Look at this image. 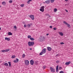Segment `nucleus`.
I'll return each instance as SVG.
<instances>
[{
    "instance_id": "nucleus-1",
    "label": "nucleus",
    "mask_w": 73,
    "mask_h": 73,
    "mask_svg": "<svg viewBox=\"0 0 73 73\" xmlns=\"http://www.w3.org/2000/svg\"><path fill=\"white\" fill-rule=\"evenodd\" d=\"M46 49L44 48L43 49L42 51V52L40 53L39 55L40 56L41 55H42L43 54H44L46 53Z\"/></svg>"
},
{
    "instance_id": "nucleus-2",
    "label": "nucleus",
    "mask_w": 73,
    "mask_h": 73,
    "mask_svg": "<svg viewBox=\"0 0 73 73\" xmlns=\"http://www.w3.org/2000/svg\"><path fill=\"white\" fill-rule=\"evenodd\" d=\"M34 42H31L30 41H29L28 42V44L29 45V46H33V45H34Z\"/></svg>"
},
{
    "instance_id": "nucleus-3",
    "label": "nucleus",
    "mask_w": 73,
    "mask_h": 73,
    "mask_svg": "<svg viewBox=\"0 0 73 73\" xmlns=\"http://www.w3.org/2000/svg\"><path fill=\"white\" fill-rule=\"evenodd\" d=\"M44 8H45V6H44L41 7L40 9V11L42 12H44Z\"/></svg>"
},
{
    "instance_id": "nucleus-4",
    "label": "nucleus",
    "mask_w": 73,
    "mask_h": 73,
    "mask_svg": "<svg viewBox=\"0 0 73 73\" xmlns=\"http://www.w3.org/2000/svg\"><path fill=\"white\" fill-rule=\"evenodd\" d=\"M25 63L26 65L28 66V65H29V62L28 60H25Z\"/></svg>"
},
{
    "instance_id": "nucleus-5",
    "label": "nucleus",
    "mask_w": 73,
    "mask_h": 73,
    "mask_svg": "<svg viewBox=\"0 0 73 73\" xmlns=\"http://www.w3.org/2000/svg\"><path fill=\"white\" fill-rule=\"evenodd\" d=\"M63 23H64V24H66V25H67L68 28H70V25H69V24H68V23H66V22L65 21H64L63 22Z\"/></svg>"
},
{
    "instance_id": "nucleus-6",
    "label": "nucleus",
    "mask_w": 73,
    "mask_h": 73,
    "mask_svg": "<svg viewBox=\"0 0 73 73\" xmlns=\"http://www.w3.org/2000/svg\"><path fill=\"white\" fill-rule=\"evenodd\" d=\"M10 50L9 49H6L5 50H2L1 51V52H9V51Z\"/></svg>"
},
{
    "instance_id": "nucleus-7",
    "label": "nucleus",
    "mask_w": 73,
    "mask_h": 73,
    "mask_svg": "<svg viewBox=\"0 0 73 73\" xmlns=\"http://www.w3.org/2000/svg\"><path fill=\"white\" fill-rule=\"evenodd\" d=\"M50 69L51 72H55V69H54V68H52V67H50Z\"/></svg>"
},
{
    "instance_id": "nucleus-8",
    "label": "nucleus",
    "mask_w": 73,
    "mask_h": 73,
    "mask_svg": "<svg viewBox=\"0 0 73 73\" xmlns=\"http://www.w3.org/2000/svg\"><path fill=\"white\" fill-rule=\"evenodd\" d=\"M29 17L31 19L33 20L35 19V18L34 17V16L33 15H30L29 16Z\"/></svg>"
},
{
    "instance_id": "nucleus-9",
    "label": "nucleus",
    "mask_w": 73,
    "mask_h": 73,
    "mask_svg": "<svg viewBox=\"0 0 73 73\" xmlns=\"http://www.w3.org/2000/svg\"><path fill=\"white\" fill-rule=\"evenodd\" d=\"M30 64L32 65H33L34 64V61L32 60H30Z\"/></svg>"
},
{
    "instance_id": "nucleus-10",
    "label": "nucleus",
    "mask_w": 73,
    "mask_h": 73,
    "mask_svg": "<svg viewBox=\"0 0 73 73\" xmlns=\"http://www.w3.org/2000/svg\"><path fill=\"white\" fill-rule=\"evenodd\" d=\"M44 39H45V37H44V36H42L40 38V40L43 41Z\"/></svg>"
},
{
    "instance_id": "nucleus-11",
    "label": "nucleus",
    "mask_w": 73,
    "mask_h": 73,
    "mask_svg": "<svg viewBox=\"0 0 73 73\" xmlns=\"http://www.w3.org/2000/svg\"><path fill=\"white\" fill-rule=\"evenodd\" d=\"M19 62V59L18 58H16V60H15L14 61V62H15V63H17Z\"/></svg>"
},
{
    "instance_id": "nucleus-12",
    "label": "nucleus",
    "mask_w": 73,
    "mask_h": 73,
    "mask_svg": "<svg viewBox=\"0 0 73 73\" xmlns=\"http://www.w3.org/2000/svg\"><path fill=\"white\" fill-rule=\"evenodd\" d=\"M47 50L48 51H50L52 50V48L49 47H47Z\"/></svg>"
},
{
    "instance_id": "nucleus-13",
    "label": "nucleus",
    "mask_w": 73,
    "mask_h": 73,
    "mask_svg": "<svg viewBox=\"0 0 73 73\" xmlns=\"http://www.w3.org/2000/svg\"><path fill=\"white\" fill-rule=\"evenodd\" d=\"M56 71L57 73H58V66H57L56 67Z\"/></svg>"
},
{
    "instance_id": "nucleus-14",
    "label": "nucleus",
    "mask_w": 73,
    "mask_h": 73,
    "mask_svg": "<svg viewBox=\"0 0 73 73\" xmlns=\"http://www.w3.org/2000/svg\"><path fill=\"white\" fill-rule=\"evenodd\" d=\"M5 66H8V64L7 63H5L3 64Z\"/></svg>"
},
{
    "instance_id": "nucleus-15",
    "label": "nucleus",
    "mask_w": 73,
    "mask_h": 73,
    "mask_svg": "<svg viewBox=\"0 0 73 73\" xmlns=\"http://www.w3.org/2000/svg\"><path fill=\"white\" fill-rule=\"evenodd\" d=\"M70 64V62L69 61L68 62H66L65 63V64L66 65H69V64Z\"/></svg>"
},
{
    "instance_id": "nucleus-16",
    "label": "nucleus",
    "mask_w": 73,
    "mask_h": 73,
    "mask_svg": "<svg viewBox=\"0 0 73 73\" xmlns=\"http://www.w3.org/2000/svg\"><path fill=\"white\" fill-rule=\"evenodd\" d=\"M31 25L30 24H28L27 25V26L28 28H31V26L32 25V24H31Z\"/></svg>"
},
{
    "instance_id": "nucleus-17",
    "label": "nucleus",
    "mask_w": 73,
    "mask_h": 73,
    "mask_svg": "<svg viewBox=\"0 0 73 73\" xmlns=\"http://www.w3.org/2000/svg\"><path fill=\"white\" fill-rule=\"evenodd\" d=\"M5 40H7V41H9L10 40V38L6 37L5 38Z\"/></svg>"
},
{
    "instance_id": "nucleus-18",
    "label": "nucleus",
    "mask_w": 73,
    "mask_h": 73,
    "mask_svg": "<svg viewBox=\"0 0 73 73\" xmlns=\"http://www.w3.org/2000/svg\"><path fill=\"white\" fill-rule=\"evenodd\" d=\"M8 64H9V67H11V62H8Z\"/></svg>"
},
{
    "instance_id": "nucleus-19",
    "label": "nucleus",
    "mask_w": 73,
    "mask_h": 73,
    "mask_svg": "<svg viewBox=\"0 0 73 73\" xmlns=\"http://www.w3.org/2000/svg\"><path fill=\"white\" fill-rule=\"evenodd\" d=\"M45 2L46 4H49V3H50V2L49 1V0H48L45 1Z\"/></svg>"
},
{
    "instance_id": "nucleus-20",
    "label": "nucleus",
    "mask_w": 73,
    "mask_h": 73,
    "mask_svg": "<svg viewBox=\"0 0 73 73\" xmlns=\"http://www.w3.org/2000/svg\"><path fill=\"white\" fill-rule=\"evenodd\" d=\"M59 35L62 36L64 35V34H63V33L62 32L59 33Z\"/></svg>"
},
{
    "instance_id": "nucleus-21",
    "label": "nucleus",
    "mask_w": 73,
    "mask_h": 73,
    "mask_svg": "<svg viewBox=\"0 0 73 73\" xmlns=\"http://www.w3.org/2000/svg\"><path fill=\"white\" fill-rule=\"evenodd\" d=\"M25 54H23L22 55V58H25Z\"/></svg>"
},
{
    "instance_id": "nucleus-22",
    "label": "nucleus",
    "mask_w": 73,
    "mask_h": 73,
    "mask_svg": "<svg viewBox=\"0 0 73 73\" xmlns=\"http://www.w3.org/2000/svg\"><path fill=\"white\" fill-rule=\"evenodd\" d=\"M30 40H31V41H34V40H35V39L33 38H30Z\"/></svg>"
},
{
    "instance_id": "nucleus-23",
    "label": "nucleus",
    "mask_w": 73,
    "mask_h": 73,
    "mask_svg": "<svg viewBox=\"0 0 73 73\" xmlns=\"http://www.w3.org/2000/svg\"><path fill=\"white\" fill-rule=\"evenodd\" d=\"M15 57H16V56H15L12 55L11 58H15Z\"/></svg>"
},
{
    "instance_id": "nucleus-24",
    "label": "nucleus",
    "mask_w": 73,
    "mask_h": 73,
    "mask_svg": "<svg viewBox=\"0 0 73 73\" xmlns=\"http://www.w3.org/2000/svg\"><path fill=\"white\" fill-rule=\"evenodd\" d=\"M8 35H12V33H11V32H9L8 33Z\"/></svg>"
},
{
    "instance_id": "nucleus-25",
    "label": "nucleus",
    "mask_w": 73,
    "mask_h": 73,
    "mask_svg": "<svg viewBox=\"0 0 73 73\" xmlns=\"http://www.w3.org/2000/svg\"><path fill=\"white\" fill-rule=\"evenodd\" d=\"M54 12H56V11H57V9L56 8L54 9Z\"/></svg>"
},
{
    "instance_id": "nucleus-26",
    "label": "nucleus",
    "mask_w": 73,
    "mask_h": 73,
    "mask_svg": "<svg viewBox=\"0 0 73 73\" xmlns=\"http://www.w3.org/2000/svg\"><path fill=\"white\" fill-rule=\"evenodd\" d=\"M20 6L21 7H24V4H22L20 5Z\"/></svg>"
},
{
    "instance_id": "nucleus-27",
    "label": "nucleus",
    "mask_w": 73,
    "mask_h": 73,
    "mask_svg": "<svg viewBox=\"0 0 73 73\" xmlns=\"http://www.w3.org/2000/svg\"><path fill=\"white\" fill-rule=\"evenodd\" d=\"M27 37H28V38H31V36L28 35L27 36Z\"/></svg>"
},
{
    "instance_id": "nucleus-28",
    "label": "nucleus",
    "mask_w": 73,
    "mask_h": 73,
    "mask_svg": "<svg viewBox=\"0 0 73 73\" xmlns=\"http://www.w3.org/2000/svg\"><path fill=\"white\" fill-rule=\"evenodd\" d=\"M2 4L3 5H5V2H3L2 3Z\"/></svg>"
},
{
    "instance_id": "nucleus-29",
    "label": "nucleus",
    "mask_w": 73,
    "mask_h": 73,
    "mask_svg": "<svg viewBox=\"0 0 73 73\" xmlns=\"http://www.w3.org/2000/svg\"><path fill=\"white\" fill-rule=\"evenodd\" d=\"M13 1H12V0H10V1H9V2L10 3H12Z\"/></svg>"
},
{
    "instance_id": "nucleus-30",
    "label": "nucleus",
    "mask_w": 73,
    "mask_h": 73,
    "mask_svg": "<svg viewBox=\"0 0 73 73\" xmlns=\"http://www.w3.org/2000/svg\"><path fill=\"white\" fill-rule=\"evenodd\" d=\"M54 0H51V3H53V2H54Z\"/></svg>"
},
{
    "instance_id": "nucleus-31",
    "label": "nucleus",
    "mask_w": 73,
    "mask_h": 73,
    "mask_svg": "<svg viewBox=\"0 0 73 73\" xmlns=\"http://www.w3.org/2000/svg\"><path fill=\"white\" fill-rule=\"evenodd\" d=\"M46 68V66H43V69H44L45 68Z\"/></svg>"
},
{
    "instance_id": "nucleus-32",
    "label": "nucleus",
    "mask_w": 73,
    "mask_h": 73,
    "mask_svg": "<svg viewBox=\"0 0 73 73\" xmlns=\"http://www.w3.org/2000/svg\"><path fill=\"white\" fill-rule=\"evenodd\" d=\"M14 29H17V27H16V26H14Z\"/></svg>"
},
{
    "instance_id": "nucleus-33",
    "label": "nucleus",
    "mask_w": 73,
    "mask_h": 73,
    "mask_svg": "<svg viewBox=\"0 0 73 73\" xmlns=\"http://www.w3.org/2000/svg\"><path fill=\"white\" fill-rule=\"evenodd\" d=\"M59 70H61V69H62V68H61V67L60 66H59Z\"/></svg>"
},
{
    "instance_id": "nucleus-34",
    "label": "nucleus",
    "mask_w": 73,
    "mask_h": 73,
    "mask_svg": "<svg viewBox=\"0 0 73 73\" xmlns=\"http://www.w3.org/2000/svg\"><path fill=\"white\" fill-rule=\"evenodd\" d=\"M59 62H60V61L59 60H57L56 61V63H57V64L59 63Z\"/></svg>"
},
{
    "instance_id": "nucleus-35",
    "label": "nucleus",
    "mask_w": 73,
    "mask_h": 73,
    "mask_svg": "<svg viewBox=\"0 0 73 73\" xmlns=\"http://www.w3.org/2000/svg\"><path fill=\"white\" fill-rule=\"evenodd\" d=\"M60 44L61 45H62L63 44H64V43L63 42H61L60 43Z\"/></svg>"
},
{
    "instance_id": "nucleus-36",
    "label": "nucleus",
    "mask_w": 73,
    "mask_h": 73,
    "mask_svg": "<svg viewBox=\"0 0 73 73\" xmlns=\"http://www.w3.org/2000/svg\"><path fill=\"white\" fill-rule=\"evenodd\" d=\"M59 73H64V72L63 71H60Z\"/></svg>"
},
{
    "instance_id": "nucleus-37",
    "label": "nucleus",
    "mask_w": 73,
    "mask_h": 73,
    "mask_svg": "<svg viewBox=\"0 0 73 73\" xmlns=\"http://www.w3.org/2000/svg\"><path fill=\"white\" fill-rule=\"evenodd\" d=\"M27 25H24V28H26V27H27Z\"/></svg>"
},
{
    "instance_id": "nucleus-38",
    "label": "nucleus",
    "mask_w": 73,
    "mask_h": 73,
    "mask_svg": "<svg viewBox=\"0 0 73 73\" xmlns=\"http://www.w3.org/2000/svg\"><path fill=\"white\" fill-rule=\"evenodd\" d=\"M46 15L48 16V17H50V16L49 15L47 14Z\"/></svg>"
},
{
    "instance_id": "nucleus-39",
    "label": "nucleus",
    "mask_w": 73,
    "mask_h": 73,
    "mask_svg": "<svg viewBox=\"0 0 73 73\" xmlns=\"http://www.w3.org/2000/svg\"><path fill=\"white\" fill-rule=\"evenodd\" d=\"M53 29L55 31H56V29H57L56 28H53Z\"/></svg>"
},
{
    "instance_id": "nucleus-40",
    "label": "nucleus",
    "mask_w": 73,
    "mask_h": 73,
    "mask_svg": "<svg viewBox=\"0 0 73 73\" xmlns=\"http://www.w3.org/2000/svg\"><path fill=\"white\" fill-rule=\"evenodd\" d=\"M27 4H29V3H30V2L29 1H27Z\"/></svg>"
},
{
    "instance_id": "nucleus-41",
    "label": "nucleus",
    "mask_w": 73,
    "mask_h": 73,
    "mask_svg": "<svg viewBox=\"0 0 73 73\" xmlns=\"http://www.w3.org/2000/svg\"><path fill=\"white\" fill-rule=\"evenodd\" d=\"M65 10L66 12H68V11L67 10L65 9Z\"/></svg>"
},
{
    "instance_id": "nucleus-42",
    "label": "nucleus",
    "mask_w": 73,
    "mask_h": 73,
    "mask_svg": "<svg viewBox=\"0 0 73 73\" xmlns=\"http://www.w3.org/2000/svg\"><path fill=\"white\" fill-rule=\"evenodd\" d=\"M50 28H52V26H50Z\"/></svg>"
},
{
    "instance_id": "nucleus-43",
    "label": "nucleus",
    "mask_w": 73,
    "mask_h": 73,
    "mask_svg": "<svg viewBox=\"0 0 73 73\" xmlns=\"http://www.w3.org/2000/svg\"><path fill=\"white\" fill-rule=\"evenodd\" d=\"M69 5V4H65V6H66V5Z\"/></svg>"
},
{
    "instance_id": "nucleus-44",
    "label": "nucleus",
    "mask_w": 73,
    "mask_h": 73,
    "mask_svg": "<svg viewBox=\"0 0 73 73\" xmlns=\"http://www.w3.org/2000/svg\"><path fill=\"white\" fill-rule=\"evenodd\" d=\"M23 24H25V22H23Z\"/></svg>"
},
{
    "instance_id": "nucleus-45",
    "label": "nucleus",
    "mask_w": 73,
    "mask_h": 73,
    "mask_svg": "<svg viewBox=\"0 0 73 73\" xmlns=\"http://www.w3.org/2000/svg\"><path fill=\"white\" fill-rule=\"evenodd\" d=\"M49 34L48 33L46 35V36H48L49 35Z\"/></svg>"
},
{
    "instance_id": "nucleus-46",
    "label": "nucleus",
    "mask_w": 73,
    "mask_h": 73,
    "mask_svg": "<svg viewBox=\"0 0 73 73\" xmlns=\"http://www.w3.org/2000/svg\"><path fill=\"white\" fill-rule=\"evenodd\" d=\"M56 56H58V54H57L56 55Z\"/></svg>"
},
{
    "instance_id": "nucleus-47",
    "label": "nucleus",
    "mask_w": 73,
    "mask_h": 73,
    "mask_svg": "<svg viewBox=\"0 0 73 73\" xmlns=\"http://www.w3.org/2000/svg\"><path fill=\"white\" fill-rule=\"evenodd\" d=\"M65 0L67 2V1H68V0Z\"/></svg>"
},
{
    "instance_id": "nucleus-48",
    "label": "nucleus",
    "mask_w": 73,
    "mask_h": 73,
    "mask_svg": "<svg viewBox=\"0 0 73 73\" xmlns=\"http://www.w3.org/2000/svg\"><path fill=\"white\" fill-rule=\"evenodd\" d=\"M1 28L0 27V31H1Z\"/></svg>"
},
{
    "instance_id": "nucleus-49",
    "label": "nucleus",
    "mask_w": 73,
    "mask_h": 73,
    "mask_svg": "<svg viewBox=\"0 0 73 73\" xmlns=\"http://www.w3.org/2000/svg\"><path fill=\"white\" fill-rule=\"evenodd\" d=\"M29 1H31V0H29Z\"/></svg>"
},
{
    "instance_id": "nucleus-50",
    "label": "nucleus",
    "mask_w": 73,
    "mask_h": 73,
    "mask_svg": "<svg viewBox=\"0 0 73 73\" xmlns=\"http://www.w3.org/2000/svg\"><path fill=\"white\" fill-rule=\"evenodd\" d=\"M30 50H32V48H30Z\"/></svg>"
},
{
    "instance_id": "nucleus-51",
    "label": "nucleus",
    "mask_w": 73,
    "mask_h": 73,
    "mask_svg": "<svg viewBox=\"0 0 73 73\" xmlns=\"http://www.w3.org/2000/svg\"><path fill=\"white\" fill-rule=\"evenodd\" d=\"M1 7V6L0 5V7Z\"/></svg>"
},
{
    "instance_id": "nucleus-52",
    "label": "nucleus",
    "mask_w": 73,
    "mask_h": 73,
    "mask_svg": "<svg viewBox=\"0 0 73 73\" xmlns=\"http://www.w3.org/2000/svg\"><path fill=\"white\" fill-rule=\"evenodd\" d=\"M2 73V72H1V73Z\"/></svg>"
}]
</instances>
